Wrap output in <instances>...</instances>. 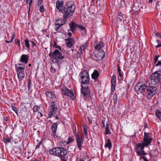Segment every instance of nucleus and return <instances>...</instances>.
<instances>
[{
	"instance_id": "obj_1",
	"label": "nucleus",
	"mask_w": 161,
	"mask_h": 161,
	"mask_svg": "<svg viewBox=\"0 0 161 161\" xmlns=\"http://www.w3.org/2000/svg\"><path fill=\"white\" fill-rule=\"evenodd\" d=\"M75 5L71 1H68L63 6L61 12L63 14V18L65 19L71 16L73 14L75 10Z\"/></svg>"
},
{
	"instance_id": "obj_2",
	"label": "nucleus",
	"mask_w": 161,
	"mask_h": 161,
	"mask_svg": "<svg viewBox=\"0 0 161 161\" xmlns=\"http://www.w3.org/2000/svg\"><path fill=\"white\" fill-rule=\"evenodd\" d=\"M49 56L53 62L57 64L59 67L60 64L63 63L62 60L65 58L64 56L58 49H55L53 52L51 51L49 54Z\"/></svg>"
},
{
	"instance_id": "obj_3",
	"label": "nucleus",
	"mask_w": 161,
	"mask_h": 161,
	"mask_svg": "<svg viewBox=\"0 0 161 161\" xmlns=\"http://www.w3.org/2000/svg\"><path fill=\"white\" fill-rule=\"evenodd\" d=\"M49 153L51 155H54L58 157L66 156L68 153L66 148L60 147L54 148L49 150Z\"/></svg>"
},
{
	"instance_id": "obj_4",
	"label": "nucleus",
	"mask_w": 161,
	"mask_h": 161,
	"mask_svg": "<svg viewBox=\"0 0 161 161\" xmlns=\"http://www.w3.org/2000/svg\"><path fill=\"white\" fill-rule=\"evenodd\" d=\"M79 76L80 77L79 81L80 82L81 85L89 83L90 78L88 72L87 71L84 70L80 72L79 75Z\"/></svg>"
},
{
	"instance_id": "obj_5",
	"label": "nucleus",
	"mask_w": 161,
	"mask_h": 161,
	"mask_svg": "<svg viewBox=\"0 0 161 161\" xmlns=\"http://www.w3.org/2000/svg\"><path fill=\"white\" fill-rule=\"evenodd\" d=\"M151 83L155 85L159 83L161 80V71H155L151 74L150 76Z\"/></svg>"
},
{
	"instance_id": "obj_6",
	"label": "nucleus",
	"mask_w": 161,
	"mask_h": 161,
	"mask_svg": "<svg viewBox=\"0 0 161 161\" xmlns=\"http://www.w3.org/2000/svg\"><path fill=\"white\" fill-rule=\"evenodd\" d=\"M146 90V95L147 99H151L153 96L157 94L158 89L155 86H148V85Z\"/></svg>"
},
{
	"instance_id": "obj_7",
	"label": "nucleus",
	"mask_w": 161,
	"mask_h": 161,
	"mask_svg": "<svg viewBox=\"0 0 161 161\" xmlns=\"http://www.w3.org/2000/svg\"><path fill=\"white\" fill-rule=\"evenodd\" d=\"M147 83H145L143 82L137 83L135 86V90L137 94H142L144 95L145 90H146L147 86Z\"/></svg>"
},
{
	"instance_id": "obj_8",
	"label": "nucleus",
	"mask_w": 161,
	"mask_h": 161,
	"mask_svg": "<svg viewBox=\"0 0 161 161\" xmlns=\"http://www.w3.org/2000/svg\"><path fill=\"white\" fill-rule=\"evenodd\" d=\"M73 132L75 137V140L76 142L77 147L79 150H81V146L83 143V140L82 138H80L79 135L76 133V127L75 124H73Z\"/></svg>"
},
{
	"instance_id": "obj_9",
	"label": "nucleus",
	"mask_w": 161,
	"mask_h": 161,
	"mask_svg": "<svg viewBox=\"0 0 161 161\" xmlns=\"http://www.w3.org/2000/svg\"><path fill=\"white\" fill-rule=\"evenodd\" d=\"M81 92L84 98V99L86 101L91 97L90 89L88 86L84 87L83 85H81Z\"/></svg>"
},
{
	"instance_id": "obj_10",
	"label": "nucleus",
	"mask_w": 161,
	"mask_h": 161,
	"mask_svg": "<svg viewBox=\"0 0 161 161\" xmlns=\"http://www.w3.org/2000/svg\"><path fill=\"white\" fill-rule=\"evenodd\" d=\"M25 67V66H23V67L16 66V70L19 81H21L25 76L24 73Z\"/></svg>"
},
{
	"instance_id": "obj_11",
	"label": "nucleus",
	"mask_w": 161,
	"mask_h": 161,
	"mask_svg": "<svg viewBox=\"0 0 161 161\" xmlns=\"http://www.w3.org/2000/svg\"><path fill=\"white\" fill-rule=\"evenodd\" d=\"M61 92L63 94L68 96L71 99L74 100L75 99L73 93L72 91H70L67 88L64 87L61 89Z\"/></svg>"
},
{
	"instance_id": "obj_12",
	"label": "nucleus",
	"mask_w": 161,
	"mask_h": 161,
	"mask_svg": "<svg viewBox=\"0 0 161 161\" xmlns=\"http://www.w3.org/2000/svg\"><path fill=\"white\" fill-rule=\"evenodd\" d=\"M105 56L104 51L102 49L98 50L97 52L94 55V59L96 61H100L102 60Z\"/></svg>"
},
{
	"instance_id": "obj_13",
	"label": "nucleus",
	"mask_w": 161,
	"mask_h": 161,
	"mask_svg": "<svg viewBox=\"0 0 161 161\" xmlns=\"http://www.w3.org/2000/svg\"><path fill=\"white\" fill-rule=\"evenodd\" d=\"M152 140V138L149 137L148 133L144 132L142 144L144 146H147L150 144Z\"/></svg>"
},
{
	"instance_id": "obj_14",
	"label": "nucleus",
	"mask_w": 161,
	"mask_h": 161,
	"mask_svg": "<svg viewBox=\"0 0 161 161\" xmlns=\"http://www.w3.org/2000/svg\"><path fill=\"white\" fill-rule=\"evenodd\" d=\"M46 97L51 99H53V98H56V96L54 93V91H46L45 92Z\"/></svg>"
},
{
	"instance_id": "obj_15",
	"label": "nucleus",
	"mask_w": 161,
	"mask_h": 161,
	"mask_svg": "<svg viewBox=\"0 0 161 161\" xmlns=\"http://www.w3.org/2000/svg\"><path fill=\"white\" fill-rule=\"evenodd\" d=\"M64 1H60L59 0H57L56 2V8L60 12L62 10Z\"/></svg>"
},
{
	"instance_id": "obj_16",
	"label": "nucleus",
	"mask_w": 161,
	"mask_h": 161,
	"mask_svg": "<svg viewBox=\"0 0 161 161\" xmlns=\"http://www.w3.org/2000/svg\"><path fill=\"white\" fill-rule=\"evenodd\" d=\"M111 90L113 91H114L116 84V76L115 75H113L112 77L111 80Z\"/></svg>"
},
{
	"instance_id": "obj_17",
	"label": "nucleus",
	"mask_w": 161,
	"mask_h": 161,
	"mask_svg": "<svg viewBox=\"0 0 161 161\" xmlns=\"http://www.w3.org/2000/svg\"><path fill=\"white\" fill-rule=\"evenodd\" d=\"M28 57L27 55L23 54L21 56L20 62L24 64H26L28 63Z\"/></svg>"
},
{
	"instance_id": "obj_18",
	"label": "nucleus",
	"mask_w": 161,
	"mask_h": 161,
	"mask_svg": "<svg viewBox=\"0 0 161 161\" xmlns=\"http://www.w3.org/2000/svg\"><path fill=\"white\" fill-rule=\"evenodd\" d=\"M69 25L70 30L73 33H74V31L76 29L78 26V25H77L75 22L73 21L69 23Z\"/></svg>"
},
{
	"instance_id": "obj_19",
	"label": "nucleus",
	"mask_w": 161,
	"mask_h": 161,
	"mask_svg": "<svg viewBox=\"0 0 161 161\" xmlns=\"http://www.w3.org/2000/svg\"><path fill=\"white\" fill-rule=\"evenodd\" d=\"M65 40L67 42L66 46L69 47H71L74 44V41L73 38H69Z\"/></svg>"
},
{
	"instance_id": "obj_20",
	"label": "nucleus",
	"mask_w": 161,
	"mask_h": 161,
	"mask_svg": "<svg viewBox=\"0 0 161 161\" xmlns=\"http://www.w3.org/2000/svg\"><path fill=\"white\" fill-rule=\"evenodd\" d=\"M67 20V19H65L63 17V19H59L56 21L55 23V25H58V26H61L65 23Z\"/></svg>"
},
{
	"instance_id": "obj_21",
	"label": "nucleus",
	"mask_w": 161,
	"mask_h": 161,
	"mask_svg": "<svg viewBox=\"0 0 161 161\" xmlns=\"http://www.w3.org/2000/svg\"><path fill=\"white\" fill-rule=\"evenodd\" d=\"M99 76V74L98 71L97 70L95 69L92 74V78L95 81H97V79Z\"/></svg>"
},
{
	"instance_id": "obj_22",
	"label": "nucleus",
	"mask_w": 161,
	"mask_h": 161,
	"mask_svg": "<svg viewBox=\"0 0 161 161\" xmlns=\"http://www.w3.org/2000/svg\"><path fill=\"white\" fill-rule=\"evenodd\" d=\"M74 141V139L73 137H70L68 138V140L67 142H66L65 141H63L59 143V144L62 146V144H64V145H65V144H69L71 142H73Z\"/></svg>"
},
{
	"instance_id": "obj_23",
	"label": "nucleus",
	"mask_w": 161,
	"mask_h": 161,
	"mask_svg": "<svg viewBox=\"0 0 161 161\" xmlns=\"http://www.w3.org/2000/svg\"><path fill=\"white\" fill-rule=\"evenodd\" d=\"M59 124V123L58 122L53 123V125L51 127L52 132L54 135L56 134L58 125Z\"/></svg>"
},
{
	"instance_id": "obj_24",
	"label": "nucleus",
	"mask_w": 161,
	"mask_h": 161,
	"mask_svg": "<svg viewBox=\"0 0 161 161\" xmlns=\"http://www.w3.org/2000/svg\"><path fill=\"white\" fill-rule=\"evenodd\" d=\"M110 125L108 123H106V128L105 130L104 134L110 135L111 134V132L110 131L109 128Z\"/></svg>"
},
{
	"instance_id": "obj_25",
	"label": "nucleus",
	"mask_w": 161,
	"mask_h": 161,
	"mask_svg": "<svg viewBox=\"0 0 161 161\" xmlns=\"http://www.w3.org/2000/svg\"><path fill=\"white\" fill-rule=\"evenodd\" d=\"M51 110L57 112L58 108L56 107V105L54 102L52 101L50 103Z\"/></svg>"
},
{
	"instance_id": "obj_26",
	"label": "nucleus",
	"mask_w": 161,
	"mask_h": 161,
	"mask_svg": "<svg viewBox=\"0 0 161 161\" xmlns=\"http://www.w3.org/2000/svg\"><path fill=\"white\" fill-rule=\"evenodd\" d=\"M83 132L85 135V137L87 138L88 137V133L87 131V125L84 124H83Z\"/></svg>"
},
{
	"instance_id": "obj_27",
	"label": "nucleus",
	"mask_w": 161,
	"mask_h": 161,
	"mask_svg": "<svg viewBox=\"0 0 161 161\" xmlns=\"http://www.w3.org/2000/svg\"><path fill=\"white\" fill-rule=\"evenodd\" d=\"M105 147H108V148L109 150L112 147V143L110 139H107V142L105 144Z\"/></svg>"
},
{
	"instance_id": "obj_28",
	"label": "nucleus",
	"mask_w": 161,
	"mask_h": 161,
	"mask_svg": "<svg viewBox=\"0 0 161 161\" xmlns=\"http://www.w3.org/2000/svg\"><path fill=\"white\" fill-rule=\"evenodd\" d=\"M137 148L136 149L137 150H139L138 149L139 148V150H143L144 149V147H147V146H144V145L142 144V143H139L137 144L136 145Z\"/></svg>"
},
{
	"instance_id": "obj_29",
	"label": "nucleus",
	"mask_w": 161,
	"mask_h": 161,
	"mask_svg": "<svg viewBox=\"0 0 161 161\" xmlns=\"http://www.w3.org/2000/svg\"><path fill=\"white\" fill-rule=\"evenodd\" d=\"M87 46L86 43L84 44L83 45L80 46V48L79 51L81 53L83 51H84Z\"/></svg>"
},
{
	"instance_id": "obj_30",
	"label": "nucleus",
	"mask_w": 161,
	"mask_h": 161,
	"mask_svg": "<svg viewBox=\"0 0 161 161\" xmlns=\"http://www.w3.org/2000/svg\"><path fill=\"white\" fill-rule=\"evenodd\" d=\"M155 114L158 118L161 120L160 118L161 117V112L158 109H157L156 111Z\"/></svg>"
},
{
	"instance_id": "obj_31",
	"label": "nucleus",
	"mask_w": 161,
	"mask_h": 161,
	"mask_svg": "<svg viewBox=\"0 0 161 161\" xmlns=\"http://www.w3.org/2000/svg\"><path fill=\"white\" fill-rule=\"evenodd\" d=\"M136 152L139 155H146V153L144 151H143V150H137L136 151Z\"/></svg>"
},
{
	"instance_id": "obj_32",
	"label": "nucleus",
	"mask_w": 161,
	"mask_h": 161,
	"mask_svg": "<svg viewBox=\"0 0 161 161\" xmlns=\"http://www.w3.org/2000/svg\"><path fill=\"white\" fill-rule=\"evenodd\" d=\"M25 42V45L26 47L29 49L30 47L29 41L27 38H26L25 40L24 41Z\"/></svg>"
},
{
	"instance_id": "obj_33",
	"label": "nucleus",
	"mask_w": 161,
	"mask_h": 161,
	"mask_svg": "<svg viewBox=\"0 0 161 161\" xmlns=\"http://www.w3.org/2000/svg\"><path fill=\"white\" fill-rule=\"evenodd\" d=\"M27 85L28 86V89L29 92H31L32 90H31V86L32 85V83L31 82V80L30 79L28 81L27 83Z\"/></svg>"
},
{
	"instance_id": "obj_34",
	"label": "nucleus",
	"mask_w": 161,
	"mask_h": 161,
	"mask_svg": "<svg viewBox=\"0 0 161 161\" xmlns=\"http://www.w3.org/2000/svg\"><path fill=\"white\" fill-rule=\"evenodd\" d=\"M57 112L55 111H52L51 110V111H49L48 113V117L49 118H51L52 116L53 115H54Z\"/></svg>"
},
{
	"instance_id": "obj_35",
	"label": "nucleus",
	"mask_w": 161,
	"mask_h": 161,
	"mask_svg": "<svg viewBox=\"0 0 161 161\" xmlns=\"http://www.w3.org/2000/svg\"><path fill=\"white\" fill-rule=\"evenodd\" d=\"M113 102L114 104H116L117 101V96L116 93L113 95Z\"/></svg>"
},
{
	"instance_id": "obj_36",
	"label": "nucleus",
	"mask_w": 161,
	"mask_h": 161,
	"mask_svg": "<svg viewBox=\"0 0 161 161\" xmlns=\"http://www.w3.org/2000/svg\"><path fill=\"white\" fill-rule=\"evenodd\" d=\"M123 16L124 15L121 13L120 12L119 13L118 16V19H119L120 21H121L123 19Z\"/></svg>"
},
{
	"instance_id": "obj_37",
	"label": "nucleus",
	"mask_w": 161,
	"mask_h": 161,
	"mask_svg": "<svg viewBox=\"0 0 161 161\" xmlns=\"http://www.w3.org/2000/svg\"><path fill=\"white\" fill-rule=\"evenodd\" d=\"M40 109L39 106H38L37 105L34 106L33 108V111L34 112H38Z\"/></svg>"
},
{
	"instance_id": "obj_38",
	"label": "nucleus",
	"mask_w": 161,
	"mask_h": 161,
	"mask_svg": "<svg viewBox=\"0 0 161 161\" xmlns=\"http://www.w3.org/2000/svg\"><path fill=\"white\" fill-rule=\"evenodd\" d=\"M161 56V55H155L154 56V63L156 65L157 63V62H158V58Z\"/></svg>"
},
{
	"instance_id": "obj_39",
	"label": "nucleus",
	"mask_w": 161,
	"mask_h": 161,
	"mask_svg": "<svg viewBox=\"0 0 161 161\" xmlns=\"http://www.w3.org/2000/svg\"><path fill=\"white\" fill-rule=\"evenodd\" d=\"M117 66L118 67V71L119 73V75L120 76H122L123 74L122 72H121L120 67H119V64H118Z\"/></svg>"
},
{
	"instance_id": "obj_40",
	"label": "nucleus",
	"mask_w": 161,
	"mask_h": 161,
	"mask_svg": "<svg viewBox=\"0 0 161 161\" xmlns=\"http://www.w3.org/2000/svg\"><path fill=\"white\" fill-rule=\"evenodd\" d=\"M54 44L53 45V47L55 48L58 49L61 51V48L60 46H58L57 45V43L55 41L54 42Z\"/></svg>"
},
{
	"instance_id": "obj_41",
	"label": "nucleus",
	"mask_w": 161,
	"mask_h": 161,
	"mask_svg": "<svg viewBox=\"0 0 161 161\" xmlns=\"http://www.w3.org/2000/svg\"><path fill=\"white\" fill-rule=\"evenodd\" d=\"M3 141L5 143H7L10 142L11 141V140L9 139H7L4 138Z\"/></svg>"
},
{
	"instance_id": "obj_42",
	"label": "nucleus",
	"mask_w": 161,
	"mask_h": 161,
	"mask_svg": "<svg viewBox=\"0 0 161 161\" xmlns=\"http://www.w3.org/2000/svg\"><path fill=\"white\" fill-rule=\"evenodd\" d=\"M12 109L17 114H18V111L17 110V108L12 105Z\"/></svg>"
},
{
	"instance_id": "obj_43",
	"label": "nucleus",
	"mask_w": 161,
	"mask_h": 161,
	"mask_svg": "<svg viewBox=\"0 0 161 161\" xmlns=\"http://www.w3.org/2000/svg\"><path fill=\"white\" fill-rule=\"evenodd\" d=\"M15 36V33H14V32H13V33H12V37L11 40L10 41V42H11L13 41V40Z\"/></svg>"
},
{
	"instance_id": "obj_44",
	"label": "nucleus",
	"mask_w": 161,
	"mask_h": 161,
	"mask_svg": "<svg viewBox=\"0 0 161 161\" xmlns=\"http://www.w3.org/2000/svg\"><path fill=\"white\" fill-rule=\"evenodd\" d=\"M15 36V33H14V32H13V33H12V37L11 40L10 41V42H11L13 41V40Z\"/></svg>"
},
{
	"instance_id": "obj_45",
	"label": "nucleus",
	"mask_w": 161,
	"mask_h": 161,
	"mask_svg": "<svg viewBox=\"0 0 161 161\" xmlns=\"http://www.w3.org/2000/svg\"><path fill=\"white\" fill-rule=\"evenodd\" d=\"M15 44L18 45L19 46H20V41L19 39H16L15 40Z\"/></svg>"
},
{
	"instance_id": "obj_46",
	"label": "nucleus",
	"mask_w": 161,
	"mask_h": 161,
	"mask_svg": "<svg viewBox=\"0 0 161 161\" xmlns=\"http://www.w3.org/2000/svg\"><path fill=\"white\" fill-rule=\"evenodd\" d=\"M155 36L158 38H161V33L157 32L155 33Z\"/></svg>"
},
{
	"instance_id": "obj_47",
	"label": "nucleus",
	"mask_w": 161,
	"mask_h": 161,
	"mask_svg": "<svg viewBox=\"0 0 161 161\" xmlns=\"http://www.w3.org/2000/svg\"><path fill=\"white\" fill-rule=\"evenodd\" d=\"M95 48L96 50H100L101 49L100 45V44L99 43L97 44L95 47Z\"/></svg>"
},
{
	"instance_id": "obj_48",
	"label": "nucleus",
	"mask_w": 161,
	"mask_h": 161,
	"mask_svg": "<svg viewBox=\"0 0 161 161\" xmlns=\"http://www.w3.org/2000/svg\"><path fill=\"white\" fill-rule=\"evenodd\" d=\"M101 127L102 128H103L105 127V120H102Z\"/></svg>"
},
{
	"instance_id": "obj_49",
	"label": "nucleus",
	"mask_w": 161,
	"mask_h": 161,
	"mask_svg": "<svg viewBox=\"0 0 161 161\" xmlns=\"http://www.w3.org/2000/svg\"><path fill=\"white\" fill-rule=\"evenodd\" d=\"M32 3V0H30L29 3V10H28L29 13L30 12V8H31V4Z\"/></svg>"
},
{
	"instance_id": "obj_50",
	"label": "nucleus",
	"mask_w": 161,
	"mask_h": 161,
	"mask_svg": "<svg viewBox=\"0 0 161 161\" xmlns=\"http://www.w3.org/2000/svg\"><path fill=\"white\" fill-rule=\"evenodd\" d=\"M83 53V52L82 53H81L80 51V52H78L76 54V56L78 58H80L81 57V54Z\"/></svg>"
},
{
	"instance_id": "obj_51",
	"label": "nucleus",
	"mask_w": 161,
	"mask_h": 161,
	"mask_svg": "<svg viewBox=\"0 0 161 161\" xmlns=\"http://www.w3.org/2000/svg\"><path fill=\"white\" fill-rule=\"evenodd\" d=\"M40 10L41 12H43L44 11V8L43 5L41 6L40 7Z\"/></svg>"
},
{
	"instance_id": "obj_52",
	"label": "nucleus",
	"mask_w": 161,
	"mask_h": 161,
	"mask_svg": "<svg viewBox=\"0 0 161 161\" xmlns=\"http://www.w3.org/2000/svg\"><path fill=\"white\" fill-rule=\"evenodd\" d=\"M42 144V142H39L36 145V149H38L39 148L40 146Z\"/></svg>"
},
{
	"instance_id": "obj_53",
	"label": "nucleus",
	"mask_w": 161,
	"mask_h": 161,
	"mask_svg": "<svg viewBox=\"0 0 161 161\" xmlns=\"http://www.w3.org/2000/svg\"><path fill=\"white\" fill-rule=\"evenodd\" d=\"M51 72L53 73H54L56 72V70L54 68H53L52 67L51 68Z\"/></svg>"
},
{
	"instance_id": "obj_54",
	"label": "nucleus",
	"mask_w": 161,
	"mask_h": 161,
	"mask_svg": "<svg viewBox=\"0 0 161 161\" xmlns=\"http://www.w3.org/2000/svg\"><path fill=\"white\" fill-rule=\"evenodd\" d=\"M140 158H141L143 159V160H144V161H149V160H148L147 159V158L145 157L141 156L140 157Z\"/></svg>"
},
{
	"instance_id": "obj_55",
	"label": "nucleus",
	"mask_w": 161,
	"mask_h": 161,
	"mask_svg": "<svg viewBox=\"0 0 161 161\" xmlns=\"http://www.w3.org/2000/svg\"><path fill=\"white\" fill-rule=\"evenodd\" d=\"M60 157L61 158V161H67L65 159V156Z\"/></svg>"
},
{
	"instance_id": "obj_56",
	"label": "nucleus",
	"mask_w": 161,
	"mask_h": 161,
	"mask_svg": "<svg viewBox=\"0 0 161 161\" xmlns=\"http://www.w3.org/2000/svg\"><path fill=\"white\" fill-rule=\"evenodd\" d=\"M78 28H80L81 30H85V27L83 26H81L78 25Z\"/></svg>"
},
{
	"instance_id": "obj_57",
	"label": "nucleus",
	"mask_w": 161,
	"mask_h": 161,
	"mask_svg": "<svg viewBox=\"0 0 161 161\" xmlns=\"http://www.w3.org/2000/svg\"><path fill=\"white\" fill-rule=\"evenodd\" d=\"M30 42L31 43V47H34L36 46V44L34 42L32 41H30Z\"/></svg>"
},
{
	"instance_id": "obj_58",
	"label": "nucleus",
	"mask_w": 161,
	"mask_h": 161,
	"mask_svg": "<svg viewBox=\"0 0 161 161\" xmlns=\"http://www.w3.org/2000/svg\"><path fill=\"white\" fill-rule=\"evenodd\" d=\"M99 43L100 44V45L101 48L103 47L105 45V44L103 42H100Z\"/></svg>"
},
{
	"instance_id": "obj_59",
	"label": "nucleus",
	"mask_w": 161,
	"mask_h": 161,
	"mask_svg": "<svg viewBox=\"0 0 161 161\" xmlns=\"http://www.w3.org/2000/svg\"><path fill=\"white\" fill-rule=\"evenodd\" d=\"M156 66H161V61L160 60L158 61V63L155 65Z\"/></svg>"
},
{
	"instance_id": "obj_60",
	"label": "nucleus",
	"mask_w": 161,
	"mask_h": 161,
	"mask_svg": "<svg viewBox=\"0 0 161 161\" xmlns=\"http://www.w3.org/2000/svg\"><path fill=\"white\" fill-rule=\"evenodd\" d=\"M25 64H24L23 65L22 64H15V68H16V66H19L18 65H19V66H22V67H23V66H25Z\"/></svg>"
},
{
	"instance_id": "obj_61",
	"label": "nucleus",
	"mask_w": 161,
	"mask_h": 161,
	"mask_svg": "<svg viewBox=\"0 0 161 161\" xmlns=\"http://www.w3.org/2000/svg\"><path fill=\"white\" fill-rule=\"evenodd\" d=\"M60 27V26H56L55 28V30L56 31H57Z\"/></svg>"
},
{
	"instance_id": "obj_62",
	"label": "nucleus",
	"mask_w": 161,
	"mask_h": 161,
	"mask_svg": "<svg viewBox=\"0 0 161 161\" xmlns=\"http://www.w3.org/2000/svg\"><path fill=\"white\" fill-rule=\"evenodd\" d=\"M42 0H39L38 2V6L40 5L42 3Z\"/></svg>"
},
{
	"instance_id": "obj_63",
	"label": "nucleus",
	"mask_w": 161,
	"mask_h": 161,
	"mask_svg": "<svg viewBox=\"0 0 161 161\" xmlns=\"http://www.w3.org/2000/svg\"><path fill=\"white\" fill-rule=\"evenodd\" d=\"M68 35L69 37H70L72 36V33L71 32H68Z\"/></svg>"
},
{
	"instance_id": "obj_64",
	"label": "nucleus",
	"mask_w": 161,
	"mask_h": 161,
	"mask_svg": "<svg viewBox=\"0 0 161 161\" xmlns=\"http://www.w3.org/2000/svg\"><path fill=\"white\" fill-rule=\"evenodd\" d=\"M3 119H4V120H5V121H8V118L7 117H5Z\"/></svg>"
}]
</instances>
